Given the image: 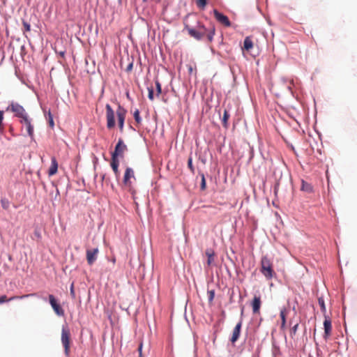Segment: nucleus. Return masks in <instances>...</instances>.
Instances as JSON below:
<instances>
[{"mask_svg": "<svg viewBox=\"0 0 357 357\" xmlns=\"http://www.w3.org/2000/svg\"><path fill=\"white\" fill-rule=\"evenodd\" d=\"M261 269L260 271L263 275L267 279L270 280L275 275L273 269V264L271 259L267 255H264L261 259Z\"/></svg>", "mask_w": 357, "mask_h": 357, "instance_id": "obj_1", "label": "nucleus"}, {"mask_svg": "<svg viewBox=\"0 0 357 357\" xmlns=\"http://www.w3.org/2000/svg\"><path fill=\"white\" fill-rule=\"evenodd\" d=\"M61 343L64 347V352L66 356L70 354V332L67 327H63L61 331Z\"/></svg>", "mask_w": 357, "mask_h": 357, "instance_id": "obj_2", "label": "nucleus"}, {"mask_svg": "<svg viewBox=\"0 0 357 357\" xmlns=\"http://www.w3.org/2000/svg\"><path fill=\"white\" fill-rule=\"evenodd\" d=\"M196 28L202 33V36L204 38L206 37L208 42H211L213 40L215 32L214 26H211L210 28L207 29L204 24L198 22Z\"/></svg>", "mask_w": 357, "mask_h": 357, "instance_id": "obj_3", "label": "nucleus"}, {"mask_svg": "<svg viewBox=\"0 0 357 357\" xmlns=\"http://www.w3.org/2000/svg\"><path fill=\"white\" fill-rule=\"evenodd\" d=\"M6 111H11L12 112L15 113V115L20 119H23L24 117L28 116L24 107L17 102H12L6 108Z\"/></svg>", "mask_w": 357, "mask_h": 357, "instance_id": "obj_4", "label": "nucleus"}, {"mask_svg": "<svg viewBox=\"0 0 357 357\" xmlns=\"http://www.w3.org/2000/svg\"><path fill=\"white\" fill-rule=\"evenodd\" d=\"M107 127L108 129L114 128L116 124L114 118V111L110 105H105Z\"/></svg>", "mask_w": 357, "mask_h": 357, "instance_id": "obj_5", "label": "nucleus"}, {"mask_svg": "<svg viewBox=\"0 0 357 357\" xmlns=\"http://www.w3.org/2000/svg\"><path fill=\"white\" fill-rule=\"evenodd\" d=\"M116 114L117 116V121L119 130L120 131L122 132L123 130L124 121L126 116L127 111L119 103H118V107L116 110Z\"/></svg>", "mask_w": 357, "mask_h": 357, "instance_id": "obj_6", "label": "nucleus"}, {"mask_svg": "<svg viewBox=\"0 0 357 357\" xmlns=\"http://www.w3.org/2000/svg\"><path fill=\"white\" fill-rule=\"evenodd\" d=\"M127 150L126 145L122 139H119L115 146V150L112 154V158H117L118 156H123V153Z\"/></svg>", "mask_w": 357, "mask_h": 357, "instance_id": "obj_7", "label": "nucleus"}, {"mask_svg": "<svg viewBox=\"0 0 357 357\" xmlns=\"http://www.w3.org/2000/svg\"><path fill=\"white\" fill-rule=\"evenodd\" d=\"M49 301H50V303L52 307L53 308L54 312L58 316H63L64 315L63 310L62 309L61 305L57 303L55 297L53 295H52V294L49 295Z\"/></svg>", "mask_w": 357, "mask_h": 357, "instance_id": "obj_8", "label": "nucleus"}, {"mask_svg": "<svg viewBox=\"0 0 357 357\" xmlns=\"http://www.w3.org/2000/svg\"><path fill=\"white\" fill-rule=\"evenodd\" d=\"M213 14L215 18L218 21L220 24H223L224 26L229 27L231 26V22L229 20V18L223 15L222 13L218 12L217 10H213Z\"/></svg>", "mask_w": 357, "mask_h": 357, "instance_id": "obj_9", "label": "nucleus"}, {"mask_svg": "<svg viewBox=\"0 0 357 357\" xmlns=\"http://www.w3.org/2000/svg\"><path fill=\"white\" fill-rule=\"evenodd\" d=\"M184 29L188 32V34L196 40H200L204 38L202 33L195 28L190 27L188 24H185Z\"/></svg>", "mask_w": 357, "mask_h": 357, "instance_id": "obj_10", "label": "nucleus"}, {"mask_svg": "<svg viewBox=\"0 0 357 357\" xmlns=\"http://www.w3.org/2000/svg\"><path fill=\"white\" fill-rule=\"evenodd\" d=\"M325 317V320L324 321V338L326 340L331 335L332 332V324L331 320L328 317Z\"/></svg>", "mask_w": 357, "mask_h": 357, "instance_id": "obj_11", "label": "nucleus"}, {"mask_svg": "<svg viewBox=\"0 0 357 357\" xmlns=\"http://www.w3.org/2000/svg\"><path fill=\"white\" fill-rule=\"evenodd\" d=\"M20 123L25 126L28 135L32 139L33 137V127L29 116H26L23 119H20Z\"/></svg>", "mask_w": 357, "mask_h": 357, "instance_id": "obj_12", "label": "nucleus"}, {"mask_svg": "<svg viewBox=\"0 0 357 357\" xmlns=\"http://www.w3.org/2000/svg\"><path fill=\"white\" fill-rule=\"evenodd\" d=\"M98 248H93L86 250V260L89 265H92L97 259Z\"/></svg>", "mask_w": 357, "mask_h": 357, "instance_id": "obj_13", "label": "nucleus"}, {"mask_svg": "<svg viewBox=\"0 0 357 357\" xmlns=\"http://www.w3.org/2000/svg\"><path fill=\"white\" fill-rule=\"evenodd\" d=\"M36 296V294H25L22 296H14L10 297V298H8L6 295H2L0 296V304H2L5 302L15 300V299H23L24 298H27L29 296Z\"/></svg>", "mask_w": 357, "mask_h": 357, "instance_id": "obj_14", "label": "nucleus"}, {"mask_svg": "<svg viewBox=\"0 0 357 357\" xmlns=\"http://www.w3.org/2000/svg\"><path fill=\"white\" fill-rule=\"evenodd\" d=\"M242 326V321H239L233 330L232 335L230 341L232 344H234L238 339L241 333V329Z\"/></svg>", "mask_w": 357, "mask_h": 357, "instance_id": "obj_15", "label": "nucleus"}, {"mask_svg": "<svg viewBox=\"0 0 357 357\" xmlns=\"http://www.w3.org/2000/svg\"><path fill=\"white\" fill-rule=\"evenodd\" d=\"M261 298L260 296H255L252 302V312L254 314H259L261 307Z\"/></svg>", "mask_w": 357, "mask_h": 357, "instance_id": "obj_16", "label": "nucleus"}, {"mask_svg": "<svg viewBox=\"0 0 357 357\" xmlns=\"http://www.w3.org/2000/svg\"><path fill=\"white\" fill-rule=\"evenodd\" d=\"M131 178H135L134 171L132 168L127 167L123 176V183L126 185H130L131 183L130 181Z\"/></svg>", "mask_w": 357, "mask_h": 357, "instance_id": "obj_17", "label": "nucleus"}, {"mask_svg": "<svg viewBox=\"0 0 357 357\" xmlns=\"http://www.w3.org/2000/svg\"><path fill=\"white\" fill-rule=\"evenodd\" d=\"M58 170V162L55 157L51 158V166L48 170V175L52 176L56 174Z\"/></svg>", "mask_w": 357, "mask_h": 357, "instance_id": "obj_18", "label": "nucleus"}, {"mask_svg": "<svg viewBox=\"0 0 357 357\" xmlns=\"http://www.w3.org/2000/svg\"><path fill=\"white\" fill-rule=\"evenodd\" d=\"M253 47V42L250 36H247L243 42V50L250 52Z\"/></svg>", "mask_w": 357, "mask_h": 357, "instance_id": "obj_19", "label": "nucleus"}, {"mask_svg": "<svg viewBox=\"0 0 357 357\" xmlns=\"http://www.w3.org/2000/svg\"><path fill=\"white\" fill-rule=\"evenodd\" d=\"M119 164V162L118 158H112L111 167L115 174L116 177H119V174H120L119 169H118Z\"/></svg>", "mask_w": 357, "mask_h": 357, "instance_id": "obj_20", "label": "nucleus"}, {"mask_svg": "<svg viewBox=\"0 0 357 357\" xmlns=\"http://www.w3.org/2000/svg\"><path fill=\"white\" fill-rule=\"evenodd\" d=\"M206 255L208 257L207 265L211 266L214 262L215 253L212 250L210 249L206 251Z\"/></svg>", "mask_w": 357, "mask_h": 357, "instance_id": "obj_21", "label": "nucleus"}, {"mask_svg": "<svg viewBox=\"0 0 357 357\" xmlns=\"http://www.w3.org/2000/svg\"><path fill=\"white\" fill-rule=\"evenodd\" d=\"M301 190L308 192H311L312 191V187L310 184L305 182L304 181H302Z\"/></svg>", "mask_w": 357, "mask_h": 357, "instance_id": "obj_22", "label": "nucleus"}, {"mask_svg": "<svg viewBox=\"0 0 357 357\" xmlns=\"http://www.w3.org/2000/svg\"><path fill=\"white\" fill-rule=\"evenodd\" d=\"M0 202H1V206L3 209L8 210L9 208L10 201L7 198H6V197L1 198Z\"/></svg>", "mask_w": 357, "mask_h": 357, "instance_id": "obj_23", "label": "nucleus"}, {"mask_svg": "<svg viewBox=\"0 0 357 357\" xmlns=\"http://www.w3.org/2000/svg\"><path fill=\"white\" fill-rule=\"evenodd\" d=\"M229 118V112L227 110H225L223 117H222V124L223 126L227 128V121Z\"/></svg>", "mask_w": 357, "mask_h": 357, "instance_id": "obj_24", "label": "nucleus"}, {"mask_svg": "<svg viewBox=\"0 0 357 357\" xmlns=\"http://www.w3.org/2000/svg\"><path fill=\"white\" fill-rule=\"evenodd\" d=\"M133 116H134V119H135L136 123L137 124H140L141 122H142V119H141V117L139 116V109H136L134 112Z\"/></svg>", "mask_w": 357, "mask_h": 357, "instance_id": "obj_25", "label": "nucleus"}, {"mask_svg": "<svg viewBox=\"0 0 357 357\" xmlns=\"http://www.w3.org/2000/svg\"><path fill=\"white\" fill-rule=\"evenodd\" d=\"M318 303L321 307V311L323 312L324 314H326V305H325V303H324V301L322 298H318ZM326 314H324L325 316Z\"/></svg>", "mask_w": 357, "mask_h": 357, "instance_id": "obj_26", "label": "nucleus"}, {"mask_svg": "<svg viewBox=\"0 0 357 357\" xmlns=\"http://www.w3.org/2000/svg\"><path fill=\"white\" fill-rule=\"evenodd\" d=\"M196 3L199 8L203 9L206 7L207 1L206 0H197Z\"/></svg>", "mask_w": 357, "mask_h": 357, "instance_id": "obj_27", "label": "nucleus"}, {"mask_svg": "<svg viewBox=\"0 0 357 357\" xmlns=\"http://www.w3.org/2000/svg\"><path fill=\"white\" fill-rule=\"evenodd\" d=\"M155 86H156V91H157L156 96L158 97L162 93L161 84L158 80L155 81Z\"/></svg>", "mask_w": 357, "mask_h": 357, "instance_id": "obj_28", "label": "nucleus"}, {"mask_svg": "<svg viewBox=\"0 0 357 357\" xmlns=\"http://www.w3.org/2000/svg\"><path fill=\"white\" fill-rule=\"evenodd\" d=\"M188 167L190 169V172L194 174L195 173V168L192 165V157H189L188 160Z\"/></svg>", "mask_w": 357, "mask_h": 357, "instance_id": "obj_29", "label": "nucleus"}, {"mask_svg": "<svg viewBox=\"0 0 357 357\" xmlns=\"http://www.w3.org/2000/svg\"><path fill=\"white\" fill-rule=\"evenodd\" d=\"M286 314H287V310L285 308L281 309L280 316L282 321H283V322H286Z\"/></svg>", "mask_w": 357, "mask_h": 357, "instance_id": "obj_30", "label": "nucleus"}, {"mask_svg": "<svg viewBox=\"0 0 357 357\" xmlns=\"http://www.w3.org/2000/svg\"><path fill=\"white\" fill-rule=\"evenodd\" d=\"M148 91H149V94H148L149 99L150 100L153 101L154 100L153 88L152 86L148 87Z\"/></svg>", "mask_w": 357, "mask_h": 357, "instance_id": "obj_31", "label": "nucleus"}, {"mask_svg": "<svg viewBox=\"0 0 357 357\" xmlns=\"http://www.w3.org/2000/svg\"><path fill=\"white\" fill-rule=\"evenodd\" d=\"M22 24H23V26H24V31H30L31 26H30L29 23H28L27 22H26L24 20H23Z\"/></svg>", "mask_w": 357, "mask_h": 357, "instance_id": "obj_32", "label": "nucleus"}, {"mask_svg": "<svg viewBox=\"0 0 357 357\" xmlns=\"http://www.w3.org/2000/svg\"><path fill=\"white\" fill-rule=\"evenodd\" d=\"M202 176V182H201V189L205 190L206 188V179L204 174H201Z\"/></svg>", "mask_w": 357, "mask_h": 357, "instance_id": "obj_33", "label": "nucleus"}, {"mask_svg": "<svg viewBox=\"0 0 357 357\" xmlns=\"http://www.w3.org/2000/svg\"><path fill=\"white\" fill-rule=\"evenodd\" d=\"M208 301L212 302L215 297V291L213 290L208 291Z\"/></svg>", "mask_w": 357, "mask_h": 357, "instance_id": "obj_34", "label": "nucleus"}, {"mask_svg": "<svg viewBox=\"0 0 357 357\" xmlns=\"http://www.w3.org/2000/svg\"><path fill=\"white\" fill-rule=\"evenodd\" d=\"M3 119V111H0V132H1L3 130V127L2 126Z\"/></svg>", "mask_w": 357, "mask_h": 357, "instance_id": "obj_35", "label": "nucleus"}, {"mask_svg": "<svg viewBox=\"0 0 357 357\" xmlns=\"http://www.w3.org/2000/svg\"><path fill=\"white\" fill-rule=\"evenodd\" d=\"M298 328V324H296L291 328V335H296Z\"/></svg>", "mask_w": 357, "mask_h": 357, "instance_id": "obj_36", "label": "nucleus"}, {"mask_svg": "<svg viewBox=\"0 0 357 357\" xmlns=\"http://www.w3.org/2000/svg\"><path fill=\"white\" fill-rule=\"evenodd\" d=\"M48 116H49V123H50V126L51 127H53L54 123L53 118H52V116L50 112H49Z\"/></svg>", "mask_w": 357, "mask_h": 357, "instance_id": "obj_37", "label": "nucleus"}, {"mask_svg": "<svg viewBox=\"0 0 357 357\" xmlns=\"http://www.w3.org/2000/svg\"><path fill=\"white\" fill-rule=\"evenodd\" d=\"M142 343H141L139 345V347H138V351H139V357H142Z\"/></svg>", "mask_w": 357, "mask_h": 357, "instance_id": "obj_38", "label": "nucleus"}, {"mask_svg": "<svg viewBox=\"0 0 357 357\" xmlns=\"http://www.w3.org/2000/svg\"><path fill=\"white\" fill-rule=\"evenodd\" d=\"M285 326H286V322H283L282 321L281 323V329H284L285 328Z\"/></svg>", "mask_w": 357, "mask_h": 357, "instance_id": "obj_39", "label": "nucleus"}, {"mask_svg": "<svg viewBox=\"0 0 357 357\" xmlns=\"http://www.w3.org/2000/svg\"><path fill=\"white\" fill-rule=\"evenodd\" d=\"M105 179V174H101V180L104 181Z\"/></svg>", "mask_w": 357, "mask_h": 357, "instance_id": "obj_40", "label": "nucleus"}, {"mask_svg": "<svg viewBox=\"0 0 357 357\" xmlns=\"http://www.w3.org/2000/svg\"><path fill=\"white\" fill-rule=\"evenodd\" d=\"M70 292L72 294H74V290H73V285L72 284V287H71V289H70Z\"/></svg>", "mask_w": 357, "mask_h": 357, "instance_id": "obj_41", "label": "nucleus"}, {"mask_svg": "<svg viewBox=\"0 0 357 357\" xmlns=\"http://www.w3.org/2000/svg\"><path fill=\"white\" fill-rule=\"evenodd\" d=\"M132 63H130V64L128 66V70H131V69H132Z\"/></svg>", "mask_w": 357, "mask_h": 357, "instance_id": "obj_42", "label": "nucleus"}, {"mask_svg": "<svg viewBox=\"0 0 357 357\" xmlns=\"http://www.w3.org/2000/svg\"><path fill=\"white\" fill-rule=\"evenodd\" d=\"M60 55H61V56H64V52H60Z\"/></svg>", "mask_w": 357, "mask_h": 357, "instance_id": "obj_43", "label": "nucleus"}, {"mask_svg": "<svg viewBox=\"0 0 357 357\" xmlns=\"http://www.w3.org/2000/svg\"><path fill=\"white\" fill-rule=\"evenodd\" d=\"M189 71H190V72H192V68L191 66L189 68Z\"/></svg>", "mask_w": 357, "mask_h": 357, "instance_id": "obj_44", "label": "nucleus"}]
</instances>
